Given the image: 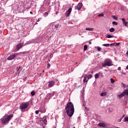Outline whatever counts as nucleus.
Segmentation results:
<instances>
[{
  "label": "nucleus",
  "mask_w": 128,
  "mask_h": 128,
  "mask_svg": "<svg viewBox=\"0 0 128 128\" xmlns=\"http://www.w3.org/2000/svg\"><path fill=\"white\" fill-rule=\"evenodd\" d=\"M65 110L68 116L71 117L72 116H74V107L72 102H68L67 103Z\"/></svg>",
  "instance_id": "1"
},
{
  "label": "nucleus",
  "mask_w": 128,
  "mask_h": 128,
  "mask_svg": "<svg viewBox=\"0 0 128 128\" xmlns=\"http://www.w3.org/2000/svg\"><path fill=\"white\" fill-rule=\"evenodd\" d=\"M30 54V51H26V52H20L19 53L12 54L8 58V60H14V58H16V56H20V54Z\"/></svg>",
  "instance_id": "2"
},
{
  "label": "nucleus",
  "mask_w": 128,
  "mask_h": 128,
  "mask_svg": "<svg viewBox=\"0 0 128 128\" xmlns=\"http://www.w3.org/2000/svg\"><path fill=\"white\" fill-rule=\"evenodd\" d=\"M12 118H14V114H12L7 115L6 116H4L1 119L2 124H8V122L12 120Z\"/></svg>",
  "instance_id": "3"
},
{
  "label": "nucleus",
  "mask_w": 128,
  "mask_h": 128,
  "mask_svg": "<svg viewBox=\"0 0 128 128\" xmlns=\"http://www.w3.org/2000/svg\"><path fill=\"white\" fill-rule=\"evenodd\" d=\"M28 106H30L28 102L21 103L20 106V108L21 112H26L24 110H26V108H28Z\"/></svg>",
  "instance_id": "4"
},
{
  "label": "nucleus",
  "mask_w": 128,
  "mask_h": 128,
  "mask_svg": "<svg viewBox=\"0 0 128 128\" xmlns=\"http://www.w3.org/2000/svg\"><path fill=\"white\" fill-rule=\"evenodd\" d=\"M112 61L110 59H106L104 61V63L102 64V66L103 68H106V66H112Z\"/></svg>",
  "instance_id": "5"
},
{
  "label": "nucleus",
  "mask_w": 128,
  "mask_h": 128,
  "mask_svg": "<svg viewBox=\"0 0 128 128\" xmlns=\"http://www.w3.org/2000/svg\"><path fill=\"white\" fill-rule=\"evenodd\" d=\"M80 100L82 106H86V100H84V92H81L80 95Z\"/></svg>",
  "instance_id": "6"
},
{
  "label": "nucleus",
  "mask_w": 128,
  "mask_h": 128,
  "mask_svg": "<svg viewBox=\"0 0 128 128\" xmlns=\"http://www.w3.org/2000/svg\"><path fill=\"white\" fill-rule=\"evenodd\" d=\"M60 26V24H54V23L51 24L50 28L52 29V32H56L58 30V28Z\"/></svg>",
  "instance_id": "7"
},
{
  "label": "nucleus",
  "mask_w": 128,
  "mask_h": 128,
  "mask_svg": "<svg viewBox=\"0 0 128 128\" xmlns=\"http://www.w3.org/2000/svg\"><path fill=\"white\" fill-rule=\"evenodd\" d=\"M34 44H38L42 42V36H40L36 38L33 39Z\"/></svg>",
  "instance_id": "8"
},
{
  "label": "nucleus",
  "mask_w": 128,
  "mask_h": 128,
  "mask_svg": "<svg viewBox=\"0 0 128 128\" xmlns=\"http://www.w3.org/2000/svg\"><path fill=\"white\" fill-rule=\"evenodd\" d=\"M52 40V36L46 34L44 38H42L43 42H48V40Z\"/></svg>",
  "instance_id": "9"
},
{
  "label": "nucleus",
  "mask_w": 128,
  "mask_h": 128,
  "mask_svg": "<svg viewBox=\"0 0 128 128\" xmlns=\"http://www.w3.org/2000/svg\"><path fill=\"white\" fill-rule=\"evenodd\" d=\"M24 46V42L19 43L16 44V48L14 50V52H18Z\"/></svg>",
  "instance_id": "10"
},
{
  "label": "nucleus",
  "mask_w": 128,
  "mask_h": 128,
  "mask_svg": "<svg viewBox=\"0 0 128 128\" xmlns=\"http://www.w3.org/2000/svg\"><path fill=\"white\" fill-rule=\"evenodd\" d=\"M58 82V80H54H54L50 81L48 85L49 88H52V86H54L55 82Z\"/></svg>",
  "instance_id": "11"
},
{
  "label": "nucleus",
  "mask_w": 128,
  "mask_h": 128,
  "mask_svg": "<svg viewBox=\"0 0 128 128\" xmlns=\"http://www.w3.org/2000/svg\"><path fill=\"white\" fill-rule=\"evenodd\" d=\"M54 96V92L48 93L46 95L47 100H50V98H52V96Z\"/></svg>",
  "instance_id": "12"
},
{
  "label": "nucleus",
  "mask_w": 128,
  "mask_h": 128,
  "mask_svg": "<svg viewBox=\"0 0 128 128\" xmlns=\"http://www.w3.org/2000/svg\"><path fill=\"white\" fill-rule=\"evenodd\" d=\"M82 8V2L78 3L76 6H74L75 10H80Z\"/></svg>",
  "instance_id": "13"
},
{
  "label": "nucleus",
  "mask_w": 128,
  "mask_h": 128,
  "mask_svg": "<svg viewBox=\"0 0 128 128\" xmlns=\"http://www.w3.org/2000/svg\"><path fill=\"white\" fill-rule=\"evenodd\" d=\"M72 8H70L68 9V10L66 12V16L68 18L70 16V13L72 12Z\"/></svg>",
  "instance_id": "14"
},
{
  "label": "nucleus",
  "mask_w": 128,
  "mask_h": 128,
  "mask_svg": "<svg viewBox=\"0 0 128 128\" xmlns=\"http://www.w3.org/2000/svg\"><path fill=\"white\" fill-rule=\"evenodd\" d=\"M98 126H100V128H106L107 125L106 123L104 122H100L98 124Z\"/></svg>",
  "instance_id": "15"
},
{
  "label": "nucleus",
  "mask_w": 128,
  "mask_h": 128,
  "mask_svg": "<svg viewBox=\"0 0 128 128\" xmlns=\"http://www.w3.org/2000/svg\"><path fill=\"white\" fill-rule=\"evenodd\" d=\"M88 74H86L84 76L83 82H88Z\"/></svg>",
  "instance_id": "16"
},
{
  "label": "nucleus",
  "mask_w": 128,
  "mask_h": 128,
  "mask_svg": "<svg viewBox=\"0 0 128 128\" xmlns=\"http://www.w3.org/2000/svg\"><path fill=\"white\" fill-rule=\"evenodd\" d=\"M122 20L123 22V24H124V26H128V22H126V18H122Z\"/></svg>",
  "instance_id": "17"
},
{
  "label": "nucleus",
  "mask_w": 128,
  "mask_h": 128,
  "mask_svg": "<svg viewBox=\"0 0 128 128\" xmlns=\"http://www.w3.org/2000/svg\"><path fill=\"white\" fill-rule=\"evenodd\" d=\"M42 122L43 124H46V122H48V120H46V116H45L42 118Z\"/></svg>",
  "instance_id": "18"
},
{
  "label": "nucleus",
  "mask_w": 128,
  "mask_h": 128,
  "mask_svg": "<svg viewBox=\"0 0 128 128\" xmlns=\"http://www.w3.org/2000/svg\"><path fill=\"white\" fill-rule=\"evenodd\" d=\"M106 38H116V36H112L110 34H107L106 36Z\"/></svg>",
  "instance_id": "19"
},
{
  "label": "nucleus",
  "mask_w": 128,
  "mask_h": 128,
  "mask_svg": "<svg viewBox=\"0 0 128 128\" xmlns=\"http://www.w3.org/2000/svg\"><path fill=\"white\" fill-rule=\"evenodd\" d=\"M123 94V96H128V89H126L124 90V92H122Z\"/></svg>",
  "instance_id": "20"
},
{
  "label": "nucleus",
  "mask_w": 128,
  "mask_h": 128,
  "mask_svg": "<svg viewBox=\"0 0 128 128\" xmlns=\"http://www.w3.org/2000/svg\"><path fill=\"white\" fill-rule=\"evenodd\" d=\"M49 4L50 6H54V4H56V0H50Z\"/></svg>",
  "instance_id": "21"
},
{
  "label": "nucleus",
  "mask_w": 128,
  "mask_h": 128,
  "mask_svg": "<svg viewBox=\"0 0 128 128\" xmlns=\"http://www.w3.org/2000/svg\"><path fill=\"white\" fill-rule=\"evenodd\" d=\"M108 94V92L102 91V92L100 94V96H106Z\"/></svg>",
  "instance_id": "22"
},
{
  "label": "nucleus",
  "mask_w": 128,
  "mask_h": 128,
  "mask_svg": "<svg viewBox=\"0 0 128 128\" xmlns=\"http://www.w3.org/2000/svg\"><path fill=\"white\" fill-rule=\"evenodd\" d=\"M30 7H23L22 8V11H20V12H26V10H30Z\"/></svg>",
  "instance_id": "23"
},
{
  "label": "nucleus",
  "mask_w": 128,
  "mask_h": 128,
  "mask_svg": "<svg viewBox=\"0 0 128 128\" xmlns=\"http://www.w3.org/2000/svg\"><path fill=\"white\" fill-rule=\"evenodd\" d=\"M40 112H41L42 114H44L46 112L45 108H40Z\"/></svg>",
  "instance_id": "24"
},
{
  "label": "nucleus",
  "mask_w": 128,
  "mask_h": 128,
  "mask_svg": "<svg viewBox=\"0 0 128 128\" xmlns=\"http://www.w3.org/2000/svg\"><path fill=\"white\" fill-rule=\"evenodd\" d=\"M34 44V39H32L29 41L26 42L27 44Z\"/></svg>",
  "instance_id": "25"
},
{
  "label": "nucleus",
  "mask_w": 128,
  "mask_h": 128,
  "mask_svg": "<svg viewBox=\"0 0 128 128\" xmlns=\"http://www.w3.org/2000/svg\"><path fill=\"white\" fill-rule=\"evenodd\" d=\"M94 28H86V30H88L89 32H94Z\"/></svg>",
  "instance_id": "26"
},
{
  "label": "nucleus",
  "mask_w": 128,
  "mask_h": 128,
  "mask_svg": "<svg viewBox=\"0 0 128 128\" xmlns=\"http://www.w3.org/2000/svg\"><path fill=\"white\" fill-rule=\"evenodd\" d=\"M98 76H100V74L96 73L94 75V78L96 80H97V78H98Z\"/></svg>",
  "instance_id": "27"
},
{
  "label": "nucleus",
  "mask_w": 128,
  "mask_h": 128,
  "mask_svg": "<svg viewBox=\"0 0 128 128\" xmlns=\"http://www.w3.org/2000/svg\"><path fill=\"white\" fill-rule=\"evenodd\" d=\"M114 30H116V29H114V28H112L109 30V32H114Z\"/></svg>",
  "instance_id": "28"
},
{
  "label": "nucleus",
  "mask_w": 128,
  "mask_h": 128,
  "mask_svg": "<svg viewBox=\"0 0 128 128\" xmlns=\"http://www.w3.org/2000/svg\"><path fill=\"white\" fill-rule=\"evenodd\" d=\"M118 98H122L124 96V95L122 94V93L121 94L117 96Z\"/></svg>",
  "instance_id": "29"
},
{
  "label": "nucleus",
  "mask_w": 128,
  "mask_h": 128,
  "mask_svg": "<svg viewBox=\"0 0 128 128\" xmlns=\"http://www.w3.org/2000/svg\"><path fill=\"white\" fill-rule=\"evenodd\" d=\"M20 66H17L16 68V72H20Z\"/></svg>",
  "instance_id": "30"
},
{
  "label": "nucleus",
  "mask_w": 128,
  "mask_h": 128,
  "mask_svg": "<svg viewBox=\"0 0 128 128\" xmlns=\"http://www.w3.org/2000/svg\"><path fill=\"white\" fill-rule=\"evenodd\" d=\"M124 122H128V116H126V117L124 118Z\"/></svg>",
  "instance_id": "31"
},
{
  "label": "nucleus",
  "mask_w": 128,
  "mask_h": 128,
  "mask_svg": "<svg viewBox=\"0 0 128 128\" xmlns=\"http://www.w3.org/2000/svg\"><path fill=\"white\" fill-rule=\"evenodd\" d=\"M110 82H112V84H114V82H116V80H114V78H111L110 79Z\"/></svg>",
  "instance_id": "32"
},
{
  "label": "nucleus",
  "mask_w": 128,
  "mask_h": 128,
  "mask_svg": "<svg viewBox=\"0 0 128 128\" xmlns=\"http://www.w3.org/2000/svg\"><path fill=\"white\" fill-rule=\"evenodd\" d=\"M86 50H88V45H84V52H86Z\"/></svg>",
  "instance_id": "33"
},
{
  "label": "nucleus",
  "mask_w": 128,
  "mask_h": 128,
  "mask_svg": "<svg viewBox=\"0 0 128 128\" xmlns=\"http://www.w3.org/2000/svg\"><path fill=\"white\" fill-rule=\"evenodd\" d=\"M112 24H114V26H118V22H116L114 21L112 22Z\"/></svg>",
  "instance_id": "34"
},
{
  "label": "nucleus",
  "mask_w": 128,
  "mask_h": 128,
  "mask_svg": "<svg viewBox=\"0 0 128 128\" xmlns=\"http://www.w3.org/2000/svg\"><path fill=\"white\" fill-rule=\"evenodd\" d=\"M34 94H36V92H34V90L32 91L31 92V96H34Z\"/></svg>",
  "instance_id": "35"
},
{
  "label": "nucleus",
  "mask_w": 128,
  "mask_h": 128,
  "mask_svg": "<svg viewBox=\"0 0 128 128\" xmlns=\"http://www.w3.org/2000/svg\"><path fill=\"white\" fill-rule=\"evenodd\" d=\"M44 16H48V12H45L44 13Z\"/></svg>",
  "instance_id": "36"
},
{
  "label": "nucleus",
  "mask_w": 128,
  "mask_h": 128,
  "mask_svg": "<svg viewBox=\"0 0 128 128\" xmlns=\"http://www.w3.org/2000/svg\"><path fill=\"white\" fill-rule=\"evenodd\" d=\"M102 46H103L108 47V46H110V44H103Z\"/></svg>",
  "instance_id": "37"
},
{
  "label": "nucleus",
  "mask_w": 128,
  "mask_h": 128,
  "mask_svg": "<svg viewBox=\"0 0 128 128\" xmlns=\"http://www.w3.org/2000/svg\"><path fill=\"white\" fill-rule=\"evenodd\" d=\"M101 50H102V48L100 46L97 47V50H98V52H100Z\"/></svg>",
  "instance_id": "38"
},
{
  "label": "nucleus",
  "mask_w": 128,
  "mask_h": 128,
  "mask_svg": "<svg viewBox=\"0 0 128 128\" xmlns=\"http://www.w3.org/2000/svg\"><path fill=\"white\" fill-rule=\"evenodd\" d=\"M114 46H119V45H120V42H117V43H114Z\"/></svg>",
  "instance_id": "39"
},
{
  "label": "nucleus",
  "mask_w": 128,
  "mask_h": 128,
  "mask_svg": "<svg viewBox=\"0 0 128 128\" xmlns=\"http://www.w3.org/2000/svg\"><path fill=\"white\" fill-rule=\"evenodd\" d=\"M122 88H126V85L124 84V82L122 83Z\"/></svg>",
  "instance_id": "40"
},
{
  "label": "nucleus",
  "mask_w": 128,
  "mask_h": 128,
  "mask_svg": "<svg viewBox=\"0 0 128 128\" xmlns=\"http://www.w3.org/2000/svg\"><path fill=\"white\" fill-rule=\"evenodd\" d=\"M104 16V14H100L98 15V16H99L100 18L102 17V16Z\"/></svg>",
  "instance_id": "41"
},
{
  "label": "nucleus",
  "mask_w": 128,
  "mask_h": 128,
  "mask_svg": "<svg viewBox=\"0 0 128 128\" xmlns=\"http://www.w3.org/2000/svg\"><path fill=\"white\" fill-rule=\"evenodd\" d=\"M92 78V74L88 75V80H90V78Z\"/></svg>",
  "instance_id": "42"
},
{
  "label": "nucleus",
  "mask_w": 128,
  "mask_h": 128,
  "mask_svg": "<svg viewBox=\"0 0 128 128\" xmlns=\"http://www.w3.org/2000/svg\"><path fill=\"white\" fill-rule=\"evenodd\" d=\"M50 68V64L48 63L47 64V68Z\"/></svg>",
  "instance_id": "43"
},
{
  "label": "nucleus",
  "mask_w": 128,
  "mask_h": 128,
  "mask_svg": "<svg viewBox=\"0 0 128 128\" xmlns=\"http://www.w3.org/2000/svg\"><path fill=\"white\" fill-rule=\"evenodd\" d=\"M40 112V110H37L35 111V113L36 114H38Z\"/></svg>",
  "instance_id": "44"
},
{
  "label": "nucleus",
  "mask_w": 128,
  "mask_h": 128,
  "mask_svg": "<svg viewBox=\"0 0 128 128\" xmlns=\"http://www.w3.org/2000/svg\"><path fill=\"white\" fill-rule=\"evenodd\" d=\"M112 18L114 20H118V17L116 16H113Z\"/></svg>",
  "instance_id": "45"
},
{
  "label": "nucleus",
  "mask_w": 128,
  "mask_h": 128,
  "mask_svg": "<svg viewBox=\"0 0 128 128\" xmlns=\"http://www.w3.org/2000/svg\"><path fill=\"white\" fill-rule=\"evenodd\" d=\"M122 118H120L119 119H118V122H122Z\"/></svg>",
  "instance_id": "46"
},
{
  "label": "nucleus",
  "mask_w": 128,
  "mask_h": 128,
  "mask_svg": "<svg viewBox=\"0 0 128 128\" xmlns=\"http://www.w3.org/2000/svg\"><path fill=\"white\" fill-rule=\"evenodd\" d=\"M120 72V74H124V76H126V73L124 72Z\"/></svg>",
  "instance_id": "47"
},
{
  "label": "nucleus",
  "mask_w": 128,
  "mask_h": 128,
  "mask_svg": "<svg viewBox=\"0 0 128 128\" xmlns=\"http://www.w3.org/2000/svg\"><path fill=\"white\" fill-rule=\"evenodd\" d=\"M40 20H42V18H38V20H37V22H40Z\"/></svg>",
  "instance_id": "48"
},
{
  "label": "nucleus",
  "mask_w": 128,
  "mask_h": 128,
  "mask_svg": "<svg viewBox=\"0 0 128 128\" xmlns=\"http://www.w3.org/2000/svg\"><path fill=\"white\" fill-rule=\"evenodd\" d=\"M122 70V68H120V67H118V70Z\"/></svg>",
  "instance_id": "49"
},
{
  "label": "nucleus",
  "mask_w": 128,
  "mask_h": 128,
  "mask_svg": "<svg viewBox=\"0 0 128 128\" xmlns=\"http://www.w3.org/2000/svg\"><path fill=\"white\" fill-rule=\"evenodd\" d=\"M114 43H112L110 44V46H114Z\"/></svg>",
  "instance_id": "50"
},
{
  "label": "nucleus",
  "mask_w": 128,
  "mask_h": 128,
  "mask_svg": "<svg viewBox=\"0 0 128 128\" xmlns=\"http://www.w3.org/2000/svg\"><path fill=\"white\" fill-rule=\"evenodd\" d=\"M50 62V58H48V60L47 61V64H48V62Z\"/></svg>",
  "instance_id": "51"
},
{
  "label": "nucleus",
  "mask_w": 128,
  "mask_h": 128,
  "mask_svg": "<svg viewBox=\"0 0 128 128\" xmlns=\"http://www.w3.org/2000/svg\"><path fill=\"white\" fill-rule=\"evenodd\" d=\"M52 54L50 56V58H52Z\"/></svg>",
  "instance_id": "52"
},
{
  "label": "nucleus",
  "mask_w": 128,
  "mask_h": 128,
  "mask_svg": "<svg viewBox=\"0 0 128 128\" xmlns=\"http://www.w3.org/2000/svg\"><path fill=\"white\" fill-rule=\"evenodd\" d=\"M124 114L122 115V116L121 118H122V119L124 118Z\"/></svg>",
  "instance_id": "53"
},
{
  "label": "nucleus",
  "mask_w": 128,
  "mask_h": 128,
  "mask_svg": "<svg viewBox=\"0 0 128 128\" xmlns=\"http://www.w3.org/2000/svg\"><path fill=\"white\" fill-rule=\"evenodd\" d=\"M55 14H58V12H56Z\"/></svg>",
  "instance_id": "54"
},
{
  "label": "nucleus",
  "mask_w": 128,
  "mask_h": 128,
  "mask_svg": "<svg viewBox=\"0 0 128 128\" xmlns=\"http://www.w3.org/2000/svg\"><path fill=\"white\" fill-rule=\"evenodd\" d=\"M126 56H128V50L126 52Z\"/></svg>",
  "instance_id": "55"
},
{
  "label": "nucleus",
  "mask_w": 128,
  "mask_h": 128,
  "mask_svg": "<svg viewBox=\"0 0 128 128\" xmlns=\"http://www.w3.org/2000/svg\"><path fill=\"white\" fill-rule=\"evenodd\" d=\"M85 109L88 110V108H86V107H85Z\"/></svg>",
  "instance_id": "56"
},
{
  "label": "nucleus",
  "mask_w": 128,
  "mask_h": 128,
  "mask_svg": "<svg viewBox=\"0 0 128 128\" xmlns=\"http://www.w3.org/2000/svg\"><path fill=\"white\" fill-rule=\"evenodd\" d=\"M30 14H32V12H30Z\"/></svg>",
  "instance_id": "57"
},
{
  "label": "nucleus",
  "mask_w": 128,
  "mask_h": 128,
  "mask_svg": "<svg viewBox=\"0 0 128 128\" xmlns=\"http://www.w3.org/2000/svg\"><path fill=\"white\" fill-rule=\"evenodd\" d=\"M89 44H92V42H89Z\"/></svg>",
  "instance_id": "58"
},
{
  "label": "nucleus",
  "mask_w": 128,
  "mask_h": 128,
  "mask_svg": "<svg viewBox=\"0 0 128 128\" xmlns=\"http://www.w3.org/2000/svg\"><path fill=\"white\" fill-rule=\"evenodd\" d=\"M35 24H38V22H36L35 23Z\"/></svg>",
  "instance_id": "59"
},
{
  "label": "nucleus",
  "mask_w": 128,
  "mask_h": 128,
  "mask_svg": "<svg viewBox=\"0 0 128 128\" xmlns=\"http://www.w3.org/2000/svg\"><path fill=\"white\" fill-rule=\"evenodd\" d=\"M78 64V62H76L75 63V64Z\"/></svg>",
  "instance_id": "60"
},
{
  "label": "nucleus",
  "mask_w": 128,
  "mask_h": 128,
  "mask_svg": "<svg viewBox=\"0 0 128 128\" xmlns=\"http://www.w3.org/2000/svg\"><path fill=\"white\" fill-rule=\"evenodd\" d=\"M48 58V56H46V58Z\"/></svg>",
  "instance_id": "61"
},
{
  "label": "nucleus",
  "mask_w": 128,
  "mask_h": 128,
  "mask_svg": "<svg viewBox=\"0 0 128 128\" xmlns=\"http://www.w3.org/2000/svg\"><path fill=\"white\" fill-rule=\"evenodd\" d=\"M121 10H122V8H121Z\"/></svg>",
  "instance_id": "62"
},
{
  "label": "nucleus",
  "mask_w": 128,
  "mask_h": 128,
  "mask_svg": "<svg viewBox=\"0 0 128 128\" xmlns=\"http://www.w3.org/2000/svg\"><path fill=\"white\" fill-rule=\"evenodd\" d=\"M76 66H78V65H77Z\"/></svg>",
  "instance_id": "63"
},
{
  "label": "nucleus",
  "mask_w": 128,
  "mask_h": 128,
  "mask_svg": "<svg viewBox=\"0 0 128 128\" xmlns=\"http://www.w3.org/2000/svg\"><path fill=\"white\" fill-rule=\"evenodd\" d=\"M64 128L63 127V128Z\"/></svg>",
  "instance_id": "64"
}]
</instances>
